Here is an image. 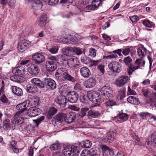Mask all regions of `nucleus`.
Here are the masks:
<instances>
[{"instance_id":"9b49d317","label":"nucleus","mask_w":156,"mask_h":156,"mask_svg":"<svg viewBox=\"0 0 156 156\" xmlns=\"http://www.w3.org/2000/svg\"><path fill=\"white\" fill-rule=\"evenodd\" d=\"M41 112L40 109L34 106L30 108L27 111V114L29 116L33 117L38 115Z\"/></svg>"},{"instance_id":"412c9836","label":"nucleus","mask_w":156,"mask_h":156,"mask_svg":"<svg viewBox=\"0 0 156 156\" xmlns=\"http://www.w3.org/2000/svg\"><path fill=\"white\" fill-rule=\"evenodd\" d=\"M80 72L81 76L85 78H88L91 74L90 70L85 66L81 68Z\"/></svg>"},{"instance_id":"9d476101","label":"nucleus","mask_w":156,"mask_h":156,"mask_svg":"<svg viewBox=\"0 0 156 156\" xmlns=\"http://www.w3.org/2000/svg\"><path fill=\"white\" fill-rule=\"evenodd\" d=\"M116 136V132L113 131H110L107 133L106 135L103 139V140L106 143H111L114 141Z\"/></svg>"},{"instance_id":"8fccbe9b","label":"nucleus","mask_w":156,"mask_h":156,"mask_svg":"<svg viewBox=\"0 0 156 156\" xmlns=\"http://www.w3.org/2000/svg\"><path fill=\"white\" fill-rule=\"evenodd\" d=\"M96 55V50L94 48H91L89 50V55L91 57H95Z\"/></svg>"},{"instance_id":"423d86ee","label":"nucleus","mask_w":156,"mask_h":156,"mask_svg":"<svg viewBox=\"0 0 156 156\" xmlns=\"http://www.w3.org/2000/svg\"><path fill=\"white\" fill-rule=\"evenodd\" d=\"M101 96L104 99H108L112 97V90L111 88L108 86H104L101 90Z\"/></svg>"},{"instance_id":"f704fd0d","label":"nucleus","mask_w":156,"mask_h":156,"mask_svg":"<svg viewBox=\"0 0 156 156\" xmlns=\"http://www.w3.org/2000/svg\"><path fill=\"white\" fill-rule=\"evenodd\" d=\"M100 114L98 111L90 110L88 112L87 115L93 118H97L99 117Z\"/></svg>"},{"instance_id":"aec40b11","label":"nucleus","mask_w":156,"mask_h":156,"mask_svg":"<svg viewBox=\"0 0 156 156\" xmlns=\"http://www.w3.org/2000/svg\"><path fill=\"white\" fill-rule=\"evenodd\" d=\"M57 65L55 62L48 61L46 63V68L47 70L49 72L54 71L57 68Z\"/></svg>"},{"instance_id":"1a4fd4ad","label":"nucleus","mask_w":156,"mask_h":156,"mask_svg":"<svg viewBox=\"0 0 156 156\" xmlns=\"http://www.w3.org/2000/svg\"><path fill=\"white\" fill-rule=\"evenodd\" d=\"M32 59L35 64L39 65L45 60V57L41 53H37L32 55Z\"/></svg>"},{"instance_id":"72a5a7b5","label":"nucleus","mask_w":156,"mask_h":156,"mask_svg":"<svg viewBox=\"0 0 156 156\" xmlns=\"http://www.w3.org/2000/svg\"><path fill=\"white\" fill-rule=\"evenodd\" d=\"M62 36L63 38V40L64 41H62L63 43H71V41L73 40L72 37L66 34H65V33H63Z\"/></svg>"},{"instance_id":"7ed1b4c3","label":"nucleus","mask_w":156,"mask_h":156,"mask_svg":"<svg viewBox=\"0 0 156 156\" xmlns=\"http://www.w3.org/2000/svg\"><path fill=\"white\" fill-rule=\"evenodd\" d=\"M80 151L79 147L74 145L67 146L62 151L63 154L65 156H77L79 154Z\"/></svg>"},{"instance_id":"39448f33","label":"nucleus","mask_w":156,"mask_h":156,"mask_svg":"<svg viewBox=\"0 0 156 156\" xmlns=\"http://www.w3.org/2000/svg\"><path fill=\"white\" fill-rule=\"evenodd\" d=\"M87 97L95 106L100 105L101 96L97 92L94 91H89L87 93Z\"/></svg>"},{"instance_id":"a878e982","label":"nucleus","mask_w":156,"mask_h":156,"mask_svg":"<svg viewBox=\"0 0 156 156\" xmlns=\"http://www.w3.org/2000/svg\"><path fill=\"white\" fill-rule=\"evenodd\" d=\"M47 19V15L45 14H43L40 17L38 21V25L42 28L44 27L46 24Z\"/></svg>"},{"instance_id":"338daca9","label":"nucleus","mask_w":156,"mask_h":156,"mask_svg":"<svg viewBox=\"0 0 156 156\" xmlns=\"http://www.w3.org/2000/svg\"><path fill=\"white\" fill-rule=\"evenodd\" d=\"M58 2V0H49L48 4L51 5L57 4Z\"/></svg>"},{"instance_id":"774afa93","label":"nucleus","mask_w":156,"mask_h":156,"mask_svg":"<svg viewBox=\"0 0 156 156\" xmlns=\"http://www.w3.org/2000/svg\"><path fill=\"white\" fill-rule=\"evenodd\" d=\"M98 69L101 71L102 73H104V66L102 65H99L98 67Z\"/></svg>"},{"instance_id":"052dcab7","label":"nucleus","mask_w":156,"mask_h":156,"mask_svg":"<svg viewBox=\"0 0 156 156\" xmlns=\"http://www.w3.org/2000/svg\"><path fill=\"white\" fill-rule=\"evenodd\" d=\"M130 19L133 23L136 22L139 20L138 17L136 15L130 17Z\"/></svg>"},{"instance_id":"f257e3e1","label":"nucleus","mask_w":156,"mask_h":156,"mask_svg":"<svg viewBox=\"0 0 156 156\" xmlns=\"http://www.w3.org/2000/svg\"><path fill=\"white\" fill-rule=\"evenodd\" d=\"M32 106L29 100H27L25 101L18 104L16 106V109L19 111L17 112L14 115V119L12 124L15 128L19 129H26L27 131L29 128V126H27L26 123L24 122V119L22 117L24 115V112L26 111L27 108Z\"/></svg>"},{"instance_id":"c9c22d12","label":"nucleus","mask_w":156,"mask_h":156,"mask_svg":"<svg viewBox=\"0 0 156 156\" xmlns=\"http://www.w3.org/2000/svg\"><path fill=\"white\" fill-rule=\"evenodd\" d=\"M80 145L82 147L85 148H89L91 147L92 143L89 140H86L81 142Z\"/></svg>"},{"instance_id":"ea45409f","label":"nucleus","mask_w":156,"mask_h":156,"mask_svg":"<svg viewBox=\"0 0 156 156\" xmlns=\"http://www.w3.org/2000/svg\"><path fill=\"white\" fill-rule=\"evenodd\" d=\"M89 151L90 156H100V152L98 149L97 150L95 148H92Z\"/></svg>"},{"instance_id":"79ce46f5","label":"nucleus","mask_w":156,"mask_h":156,"mask_svg":"<svg viewBox=\"0 0 156 156\" xmlns=\"http://www.w3.org/2000/svg\"><path fill=\"white\" fill-rule=\"evenodd\" d=\"M139 66H133L131 64L130 65L129 69H128V73L129 75H131L132 73L135 70L138 69Z\"/></svg>"},{"instance_id":"2f4dec72","label":"nucleus","mask_w":156,"mask_h":156,"mask_svg":"<svg viewBox=\"0 0 156 156\" xmlns=\"http://www.w3.org/2000/svg\"><path fill=\"white\" fill-rule=\"evenodd\" d=\"M127 101L129 103L135 105H137L140 103L139 99L133 96L129 97Z\"/></svg>"},{"instance_id":"ddd939ff","label":"nucleus","mask_w":156,"mask_h":156,"mask_svg":"<svg viewBox=\"0 0 156 156\" xmlns=\"http://www.w3.org/2000/svg\"><path fill=\"white\" fill-rule=\"evenodd\" d=\"M96 83L95 78L90 77L83 82L84 86L87 88H90L94 87Z\"/></svg>"},{"instance_id":"a18cd8bd","label":"nucleus","mask_w":156,"mask_h":156,"mask_svg":"<svg viewBox=\"0 0 156 156\" xmlns=\"http://www.w3.org/2000/svg\"><path fill=\"white\" fill-rule=\"evenodd\" d=\"M119 119L122 122H124L127 120L129 118L128 115L127 114L124 113H120L119 115Z\"/></svg>"},{"instance_id":"a211bd4d","label":"nucleus","mask_w":156,"mask_h":156,"mask_svg":"<svg viewBox=\"0 0 156 156\" xmlns=\"http://www.w3.org/2000/svg\"><path fill=\"white\" fill-rule=\"evenodd\" d=\"M79 62L76 57L73 56L67 60V64L71 68H74L77 66Z\"/></svg>"},{"instance_id":"4be33fe9","label":"nucleus","mask_w":156,"mask_h":156,"mask_svg":"<svg viewBox=\"0 0 156 156\" xmlns=\"http://www.w3.org/2000/svg\"><path fill=\"white\" fill-rule=\"evenodd\" d=\"M146 144L149 146L151 148H154L156 147V135L152 134L151 136V141H147Z\"/></svg>"},{"instance_id":"58836bf2","label":"nucleus","mask_w":156,"mask_h":156,"mask_svg":"<svg viewBox=\"0 0 156 156\" xmlns=\"http://www.w3.org/2000/svg\"><path fill=\"white\" fill-rule=\"evenodd\" d=\"M26 90L27 92L30 93H34L36 91V88L33 85L28 84L26 86Z\"/></svg>"},{"instance_id":"bf43d9fd","label":"nucleus","mask_w":156,"mask_h":156,"mask_svg":"<svg viewBox=\"0 0 156 156\" xmlns=\"http://www.w3.org/2000/svg\"><path fill=\"white\" fill-rule=\"evenodd\" d=\"M81 156H90L89 150H83L80 154Z\"/></svg>"},{"instance_id":"13d9d810","label":"nucleus","mask_w":156,"mask_h":156,"mask_svg":"<svg viewBox=\"0 0 156 156\" xmlns=\"http://www.w3.org/2000/svg\"><path fill=\"white\" fill-rule=\"evenodd\" d=\"M141 92L143 95L145 97H147L148 96L149 93L148 89L146 88H143L142 89Z\"/></svg>"},{"instance_id":"0eeeda50","label":"nucleus","mask_w":156,"mask_h":156,"mask_svg":"<svg viewBox=\"0 0 156 156\" xmlns=\"http://www.w3.org/2000/svg\"><path fill=\"white\" fill-rule=\"evenodd\" d=\"M30 42L29 41L24 39L18 43V49L19 51L23 52L30 46Z\"/></svg>"},{"instance_id":"de8ad7c7","label":"nucleus","mask_w":156,"mask_h":156,"mask_svg":"<svg viewBox=\"0 0 156 156\" xmlns=\"http://www.w3.org/2000/svg\"><path fill=\"white\" fill-rule=\"evenodd\" d=\"M50 148L51 150H56L60 149L61 147L59 144L56 143L51 145Z\"/></svg>"},{"instance_id":"37998d69","label":"nucleus","mask_w":156,"mask_h":156,"mask_svg":"<svg viewBox=\"0 0 156 156\" xmlns=\"http://www.w3.org/2000/svg\"><path fill=\"white\" fill-rule=\"evenodd\" d=\"M142 58H138L135 62V64L137 66H139V68L141 66H144L145 62L142 59Z\"/></svg>"},{"instance_id":"c85d7f7f","label":"nucleus","mask_w":156,"mask_h":156,"mask_svg":"<svg viewBox=\"0 0 156 156\" xmlns=\"http://www.w3.org/2000/svg\"><path fill=\"white\" fill-rule=\"evenodd\" d=\"M147 50L143 47H140L137 49V53L141 58H143L147 54Z\"/></svg>"},{"instance_id":"864d4df0","label":"nucleus","mask_w":156,"mask_h":156,"mask_svg":"<svg viewBox=\"0 0 156 156\" xmlns=\"http://www.w3.org/2000/svg\"><path fill=\"white\" fill-rule=\"evenodd\" d=\"M130 52V50L129 47H125L122 49V53L125 56L128 55Z\"/></svg>"},{"instance_id":"e2e57ef3","label":"nucleus","mask_w":156,"mask_h":156,"mask_svg":"<svg viewBox=\"0 0 156 156\" xmlns=\"http://www.w3.org/2000/svg\"><path fill=\"white\" fill-rule=\"evenodd\" d=\"M48 51L52 54H55L58 51V49L55 46L49 49Z\"/></svg>"},{"instance_id":"6ab92c4d","label":"nucleus","mask_w":156,"mask_h":156,"mask_svg":"<svg viewBox=\"0 0 156 156\" xmlns=\"http://www.w3.org/2000/svg\"><path fill=\"white\" fill-rule=\"evenodd\" d=\"M103 4L102 0H94L92 3V5H88L87 7L90 9L95 10L98 9L99 6H101Z\"/></svg>"},{"instance_id":"f8f14e48","label":"nucleus","mask_w":156,"mask_h":156,"mask_svg":"<svg viewBox=\"0 0 156 156\" xmlns=\"http://www.w3.org/2000/svg\"><path fill=\"white\" fill-rule=\"evenodd\" d=\"M28 71L32 76H36L39 72L40 69L38 67L34 64H30L28 65Z\"/></svg>"},{"instance_id":"20e7f679","label":"nucleus","mask_w":156,"mask_h":156,"mask_svg":"<svg viewBox=\"0 0 156 156\" xmlns=\"http://www.w3.org/2000/svg\"><path fill=\"white\" fill-rule=\"evenodd\" d=\"M108 66L112 72V75L114 76H116L122 70L121 65L118 62H111L109 63Z\"/></svg>"},{"instance_id":"49530a36","label":"nucleus","mask_w":156,"mask_h":156,"mask_svg":"<svg viewBox=\"0 0 156 156\" xmlns=\"http://www.w3.org/2000/svg\"><path fill=\"white\" fill-rule=\"evenodd\" d=\"M142 23L147 27L151 28L153 26L152 22L148 20H143Z\"/></svg>"},{"instance_id":"680f3d73","label":"nucleus","mask_w":156,"mask_h":156,"mask_svg":"<svg viewBox=\"0 0 156 156\" xmlns=\"http://www.w3.org/2000/svg\"><path fill=\"white\" fill-rule=\"evenodd\" d=\"M69 108L71 110L76 111H79L80 109L79 107L76 106L74 105H70L69 106Z\"/></svg>"},{"instance_id":"5fc2aeb1","label":"nucleus","mask_w":156,"mask_h":156,"mask_svg":"<svg viewBox=\"0 0 156 156\" xmlns=\"http://www.w3.org/2000/svg\"><path fill=\"white\" fill-rule=\"evenodd\" d=\"M57 110L54 107L51 108L48 111V114L50 116H52L57 112Z\"/></svg>"},{"instance_id":"bb28decb","label":"nucleus","mask_w":156,"mask_h":156,"mask_svg":"<svg viewBox=\"0 0 156 156\" xmlns=\"http://www.w3.org/2000/svg\"><path fill=\"white\" fill-rule=\"evenodd\" d=\"M12 72L15 74H16L22 76L24 74L25 69L24 67L21 66L14 68L12 70Z\"/></svg>"},{"instance_id":"c756f323","label":"nucleus","mask_w":156,"mask_h":156,"mask_svg":"<svg viewBox=\"0 0 156 156\" xmlns=\"http://www.w3.org/2000/svg\"><path fill=\"white\" fill-rule=\"evenodd\" d=\"M10 79L13 81L17 83H21L23 81V78L22 76L16 74L11 76Z\"/></svg>"},{"instance_id":"5701e85b","label":"nucleus","mask_w":156,"mask_h":156,"mask_svg":"<svg viewBox=\"0 0 156 156\" xmlns=\"http://www.w3.org/2000/svg\"><path fill=\"white\" fill-rule=\"evenodd\" d=\"M42 6V3L40 0H34L31 5L32 9L36 10H41Z\"/></svg>"},{"instance_id":"4468645a","label":"nucleus","mask_w":156,"mask_h":156,"mask_svg":"<svg viewBox=\"0 0 156 156\" xmlns=\"http://www.w3.org/2000/svg\"><path fill=\"white\" fill-rule=\"evenodd\" d=\"M44 85L47 86L52 89L56 88V85L55 81L50 78L45 77L44 79Z\"/></svg>"},{"instance_id":"cd10ccee","label":"nucleus","mask_w":156,"mask_h":156,"mask_svg":"<svg viewBox=\"0 0 156 156\" xmlns=\"http://www.w3.org/2000/svg\"><path fill=\"white\" fill-rule=\"evenodd\" d=\"M76 116V115H75L73 113H71L67 115L66 114L65 121L68 123H71L75 119Z\"/></svg>"},{"instance_id":"0e129e2a","label":"nucleus","mask_w":156,"mask_h":156,"mask_svg":"<svg viewBox=\"0 0 156 156\" xmlns=\"http://www.w3.org/2000/svg\"><path fill=\"white\" fill-rule=\"evenodd\" d=\"M66 52H68V54H66L67 55H69V53H71L72 52H73L74 48L72 47H67L65 48V49Z\"/></svg>"},{"instance_id":"603ef678","label":"nucleus","mask_w":156,"mask_h":156,"mask_svg":"<svg viewBox=\"0 0 156 156\" xmlns=\"http://www.w3.org/2000/svg\"><path fill=\"white\" fill-rule=\"evenodd\" d=\"M132 61V59L129 56L125 57L123 59V62L127 66H130Z\"/></svg>"},{"instance_id":"6e6d98bb","label":"nucleus","mask_w":156,"mask_h":156,"mask_svg":"<svg viewBox=\"0 0 156 156\" xmlns=\"http://www.w3.org/2000/svg\"><path fill=\"white\" fill-rule=\"evenodd\" d=\"M73 52L77 55L81 54L83 52L81 49L79 48L74 47Z\"/></svg>"},{"instance_id":"e433bc0d","label":"nucleus","mask_w":156,"mask_h":156,"mask_svg":"<svg viewBox=\"0 0 156 156\" xmlns=\"http://www.w3.org/2000/svg\"><path fill=\"white\" fill-rule=\"evenodd\" d=\"M3 127L4 129L6 131H7L10 129V121L9 119H6L3 120Z\"/></svg>"},{"instance_id":"2eb2a0df","label":"nucleus","mask_w":156,"mask_h":156,"mask_svg":"<svg viewBox=\"0 0 156 156\" xmlns=\"http://www.w3.org/2000/svg\"><path fill=\"white\" fill-rule=\"evenodd\" d=\"M66 98L63 95H59L55 99V102L61 107L64 108L65 107L66 102Z\"/></svg>"},{"instance_id":"69168bd1","label":"nucleus","mask_w":156,"mask_h":156,"mask_svg":"<svg viewBox=\"0 0 156 156\" xmlns=\"http://www.w3.org/2000/svg\"><path fill=\"white\" fill-rule=\"evenodd\" d=\"M118 56L117 55L112 54L105 56V58L107 59H112L116 58Z\"/></svg>"},{"instance_id":"7c9ffc66","label":"nucleus","mask_w":156,"mask_h":156,"mask_svg":"<svg viewBox=\"0 0 156 156\" xmlns=\"http://www.w3.org/2000/svg\"><path fill=\"white\" fill-rule=\"evenodd\" d=\"M31 82L39 87L43 88L44 87L43 83L38 78H33L31 79Z\"/></svg>"},{"instance_id":"3c124183","label":"nucleus","mask_w":156,"mask_h":156,"mask_svg":"<svg viewBox=\"0 0 156 156\" xmlns=\"http://www.w3.org/2000/svg\"><path fill=\"white\" fill-rule=\"evenodd\" d=\"M44 117L42 115L39 116L37 119L34 120V122L36 124V126H37L39 123L44 120Z\"/></svg>"},{"instance_id":"393cba45","label":"nucleus","mask_w":156,"mask_h":156,"mask_svg":"<svg viewBox=\"0 0 156 156\" xmlns=\"http://www.w3.org/2000/svg\"><path fill=\"white\" fill-rule=\"evenodd\" d=\"M4 87L2 86L0 90V101L4 103L8 102L9 100L5 94Z\"/></svg>"},{"instance_id":"4d7b16f0","label":"nucleus","mask_w":156,"mask_h":156,"mask_svg":"<svg viewBox=\"0 0 156 156\" xmlns=\"http://www.w3.org/2000/svg\"><path fill=\"white\" fill-rule=\"evenodd\" d=\"M81 62L84 64H87L89 62V59L88 58L85 56H82L81 58Z\"/></svg>"},{"instance_id":"a19ab883","label":"nucleus","mask_w":156,"mask_h":156,"mask_svg":"<svg viewBox=\"0 0 156 156\" xmlns=\"http://www.w3.org/2000/svg\"><path fill=\"white\" fill-rule=\"evenodd\" d=\"M104 104L107 107H112L117 105L116 102L112 99L107 100Z\"/></svg>"},{"instance_id":"f3484780","label":"nucleus","mask_w":156,"mask_h":156,"mask_svg":"<svg viewBox=\"0 0 156 156\" xmlns=\"http://www.w3.org/2000/svg\"><path fill=\"white\" fill-rule=\"evenodd\" d=\"M66 116V114L63 112L58 113L54 117L55 123L57 124L61 123L63 120H65V118Z\"/></svg>"},{"instance_id":"4c0bfd02","label":"nucleus","mask_w":156,"mask_h":156,"mask_svg":"<svg viewBox=\"0 0 156 156\" xmlns=\"http://www.w3.org/2000/svg\"><path fill=\"white\" fill-rule=\"evenodd\" d=\"M89 110L88 108H83L81 109L80 111L77 114V116L79 117H83L86 115V113Z\"/></svg>"},{"instance_id":"f03ea898","label":"nucleus","mask_w":156,"mask_h":156,"mask_svg":"<svg viewBox=\"0 0 156 156\" xmlns=\"http://www.w3.org/2000/svg\"><path fill=\"white\" fill-rule=\"evenodd\" d=\"M55 76L56 77H58V79L62 76L64 80H67L68 81L73 82L76 81L75 78L69 74L66 69L64 67L58 68L56 71Z\"/></svg>"},{"instance_id":"b1692460","label":"nucleus","mask_w":156,"mask_h":156,"mask_svg":"<svg viewBox=\"0 0 156 156\" xmlns=\"http://www.w3.org/2000/svg\"><path fill=\"white\" fill-rule=\"evenodd\" d=\"M11 89L12 93L15 95L18 96H22L23 92L22 89L16 86H11Z\"/></svg>"},{"instance_id":"6e6552de","label":"nucleus","mask_w":156,"mask_h":156,"mask_svg":"<svg viewBox=\"0 0 156 156\" xmlns=\"http://www.w3.org/2000/svg\"><path fill=\"white\" fill-rule=\"evenodd\" d=\"M68 101L72 103H75L78 101L79 98L78 94L74 91L69 92L66 95Z\"/></svg>"},{"instance_id":"c03bdc74","label":"nucleus","mask_w":156,"mask_h":156,"mask_svg":"<svg viewBox=\"0 0 156 156\" xmlns=\"http://www.w3.org/2000/svg\"><path fill=\"white\" fill-rule=\"evenodd\" d=\"M139 115L143 119H147L151 117V114L147 112H141Z\"/></svg>"},{"instance_id":"473e14b6","label":"nucleus","mask_w":156,"mask_h":156,"mask_svg":"<svg viewBox=\"0 0 156 156\" xmlns=\"http://www.w3.org/2000/svg\"><path fill=\"white\" fill-rule=\"evenodd\" d=\"M102 148L103 150L107 153L108 156H112L114 155L113 151L112 148H110L105 145H102Z\"/></svg>"},{"instance_id":"dca6fc26","label":"nucleus","mask_w":156,"mask_h":156,"mask_svg":"<svg viewBox=\"0 0 156 156\" xmlns=\"http://www.w3.org/2000/svg\"><path fill=\"white\" fill-rule=\"evenodd\" d=\"M128 79L127 76H121L116 80L115 84L118 87H122L127 83Z\"/></svg>"},{"instance_id":"09e8293b","label":"nucleus","mask_w":156,"mask_h":156,"mask_svg":"<svg viewBox=\"0 0 156 156\" xmlns=\"http://www.w3.org/2000/svg\"><path fill=\"white\" fill-rule=\"evenodd\" d=\"M32 100L33 103L36 106L39 105L41 103L40 99L37 96L34 97Z\"/></svg>"}]
</instances>
